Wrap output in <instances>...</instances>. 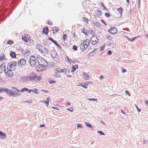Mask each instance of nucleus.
Returning a JSON list of instances; mask_svg holds the SVG:
<instances>
[{
    "instance_id": "7ed1b4c3",
    "label": "nucleus",
    "mask_w": 148,
    "mask_h": 148,
    "mask_svg": "<svg viewBox=\"0 0 148 148\" xmlns=\"http://www.w3.org/2000/svg\"><path fill=\"white\" fill-rule=\"evenodd\" d=\"M36 48L42 53L46 54L49 52L47 49L40 44L37 45Z\"/></svg>"
},
{
    "instance_id": "79ce46f5",
    "label": "nucleus",
    "mask_w": 148,
    "mask_h": 148,
    "mask_svg": "<svg viewBox=\"0 0 148 148\" xmlns=\"http://www.w3.org/2000/svg\"><path fill=\"white\" fill-rule=\"evenodd\" d=\"M105 48V46L104 45L102 47H101L100 49V50L101 51H103Z\"/></svg>"
},
{
    "instance_id": "a211bd4d",
    "label": "nucleus",
    "mask_w": 148,
    "mask_h": 148,
    "mask_svg": "<svg viewBox=\"0 0 148 148\" xmlns=\"http://www.w3.org/2000/svg\"><path fill=\"white\" fill-rule=\"evenodd\" d=\"M17 91L19 92H21V93H23L25 91H27L28 93H30V91H31V89H28L26 88H22L21 90H17Z\"/></svg>"
},
{
    "instance_id": "603ef678",
    "label": "nucleus",
    "mask_w": 148,
    "mask_h": 148,
    "mask_svg": "<svg viewBox=\"0 0 148 148\" xmlns=\"http://www.w3.org/2000/svg\"><path fill=\"white\" fill-rule=\"evenodd\" d=\"M85 123L86 124V125L88 127H91V125L90 124H88L87 123Z\"/></svg>"
},
{
    "instance_id": "c85d7f7f",
    "label": "nucleus",
    "mask_w": 148,
    "mask_h": 148,
    "mask_svg": "<svg viewBox=\"0 0 148 148\" xmlns=\"http://www.w3.org/2000/svg\"><path fill=\"white\" fill-rule=\"evenodd\" d=\"M30 92H32L35 94H38V89L36 88H34L32 90L31 89Z\"/></svg>"
},
{
    "instance_id": "13d9d810",
    "label": "nucleus",
    "mask_w": 148,
    "mask_h": 148,
    "mask_svg": "<svg viewBox=\"0 0 148 148\" xmlns=\"http://www.w3.org/2000/svg\"><path fill=\"white\" fill-rule=\"evenodd\" d=\"M136 38H137V37H134V38H132V39L131 40H130V39H128V40H131V41H133L134 40H135V39H136Z\"/></svg>"
},
{
    "instance_id": "a19ab883",
    "label": "nucleus",
    "mask_w": 148,
    "mask_h": 148,
    "mask_svg": "<svg viewBox=\"0 0 148 148\" xmlns=\"http://www.w3.org/2000/svg\"><path fill=\"white\" fill-rule=\"evenodd\" d=\"M101 5L103 8L104 9H106V7L104 6V4L103 2H101Z\"/></svg>"
},
{
    "instance_id": "423d86ee",
    "label": "nucleus",
    "mask_w": 148,
    "mask_h": 148,
    "mask_svg": "<svg viewBox=\"0 0 148 148\" xmlns=\"http://www.w3.org/2000/svg\"><path fill=\"white\" fill-rule=\"evenodd\" d=\"M22 40L26 43L29 42L31 41V38L27 34H23L22 35Z\"/></svg>"
},
{
    "instance_id": "0e129e2a",
    "label": "nucleus",
    "mask_w": 148,
    "mask_h": 148,
    "mask_svg": "<svg viewBox=\"0 0 148 148\" xmlns=\"http://www.w3.org/2000/svg\"><path fill=\"white\" fill-rule=\"evenodd\" d=\"M145 104L146 105H147L148 104V102L147 100L145 101Z\"/></svg>"
},
{
    "instance_id": "9d476101",
    "label": "nucleus",
    "mask_w": 148,
    "mask_h": 148,
    "mask_svg": "<svg viewBox=\"0 0 148 148\" xmlns=\"http://www.w3.org/2000/svg\"><path fill=\"white\" fill-rule=\"evenodd\" d=\"M4 51H0V61L4 60V61H6L7 59L5 58L4 54Z\"/></svg>"
},
{
    "instance_id": "69168bd1",
    "label": "nucleus",
    "mask_w": 148,
    "mask_h": 148,
    "mask_svg": "<svg viewBox=\"0 0 148 148\" xmlns=\"http://www.w3.org/2000/svg\"><path fill=\"white\" fill-rule=\"evenodd\" d=\"M3 99V98L2 97H0V100H1Z\"/></svg>"
},
{
    "instance_id": "6ab92c4d",
    "label": "nucleus",
    "mask_w": 148,
    "mask_h": 148,
    "mask_svg": "<svg viewBox=\"0 0 148 148\" xmlns=\"http://www.w3.org/2000/svg\"><path fill=\"white\" fill-rule=\"evenodd\" d=\"M44 68L42 67V66L39 64V65H38L36 66L35 69L37 71H41L43 70V69Z\"/></svg>"
},
{
    "instance_id": "09e8293b",
    "label": "nucleus",
    "mask_w": 148,
    "mask_h": 148,
    "mask_svg": "<svg viewBox=\"0 0 148 148\" xmlns=\"http://www.w3.org/2000/svg\"><path fill=\"white\" fill-rule=\"evenodd\" d=\"M107 53L108 55H110L112 53V52L111 50H109L107 52Z\"/></svg>"
},
{
    "instance_id": "a878e982",
    "label": "nucleus",
    "mask_w": 148,
    "mask_h": 148,
    "mask_svg": "<svg viewBox=\"0 0 148 148\" xmlns=\"http://www.w3.org/2000/svg\"><path fill=\"white\" fill-rule=\"evenodd\" d=\"M50 99V98L49 97H48L47 98V100L46 101H41L40 102H44L46 104L47 107H48L49 104V102Z\"/></svg>"
},
{
    "instance_id": "bf43d9fd",
    "label": "nucleus",
    "mask_w": 148,
    "mask_h": 148,
    "mask_svg": "<svg viewBox=\"0 0 148 148\" xmlns=\"http://www.w3.org/2000/svg\"><path fill=\"white\" fill-rule=\"evenodd\" d=\"M42 91H43L44 92H46V93L49 92L48 90H42Z\"/></svg>"
},
{
    "instance_id": "cd10ccee",
    "label": "nucleus",
    "mask_w": 148,
    "mask_h": 148,
    "mask_svg": "<svg viewBox=\"0 0 148 148\" xmlns=\"http://www.w3.org/2000/svg\"><path fill=\"white\" fill-rule=\"evenodd\" d=\"M0 90L1 92H5L7 93L9 92V89L6 88H0Z\"/></svg>"
},
{
    "instance_id": "4c0bfd02",
    "label": "nucleus",
    "mask_w": 148,
    "mask_h": 148,
    "mask_svg": "<svg viewBox=\"0 0 148 148\" xmlns=\"http://www.w3.org/2000/svg\"><path fill=\"white\" fill-rule=\"evenodd\" d=\"M47 24L51 25H52L53 24L52 22L51 21H50V20H48L47 21Z\"/></svg>"
},
{
    "instance_id": "864d4df0",
    "label": "nucleus",
    "mask_w": 148,
    "mask_h": 148,
    "mask_svg": "<svg viewBox=\"0 0 148 148\" xmlns=\"http://www.w3.org/2000/svg\"><path fill=\"white\" fill-rule=\"evenodd\" d=\"M83 32L84 33L85 35H87V33L86 32H85L84 30V29H83Z\"/></svg>"
},
{
    "instance_id": "72a5a7b5",
    "label": "nucleus",
    "mask_w": 148,
    "mask_h": 148,
    "mask_svg": "<svg viewBox=\"0 0 148 148\" xmlns=\"http://www.w3.org/2000/svg\"><path fill=\"white\" fill-rule=\"evenodd\" d=\"M53 75L54 77L56 78H60L61 77L60 75L58 74L57 72H56Z\"/></svg>"
},
{
    "instance_id": "8fccbe9b",
    "label": "nucleus",
    "mask_w": 148,
    "mask_h": 148,
    "mask_svg": "<svg viewBox=\"0 0 148 148\" xmlns=\"http://www.w3.org/2000/svg\"><path fill=\"white\" fill-rule=\"evenodd\" d=\"M125 93L127 94L129 96H131L130 94L129 93V92L128 91L126 90L125 91Z\"/></svg>"
},
{
    "instance_id": "338daca9",
    "label": "nucleus",
    "mask_w": 148,
    "mask_h": 148,
    "mask_svg": "<svg viewBox=\"0 0 148 148\" xmlns=\"http://www.w3.org/2000/svg\"><path fill=\"white\" fill-rule=\"evenodd\" d=\"M121 112L122 113H123V114H125V113L124 112H123V110H121Z\"/></svg>"
},
{
    "instance_id": "f704fd0d",
    "label": "nucleus",
    "mask_w": 148,
    "mask_h": 148,
    "mask_svg": "<svg viewBox=\"0 0 148 148\" xmlns=\"http://www.w3.org/2000/svg\"><path fill=\"white\" fill-rule=\"evenodd\" d=\"M48 82L50 84H52L53 83H55V81L54 80H53L51 78H49L48 79Z\"/></svg>"
},
{
    "instance_id": "774afa93",
    "label": "nucleus",
    "mask_w": 148,
    "mask_h": 148,
    "mask_svg": "<svg viewBox=\"0 0 148 148\" xmlns=\"http://www.w3.org/2000/svg\"><path fill=\"white\" fill-rule=\"evenodd\" d=\"M81 85H82V84H79V85H78V86H81Z\"/></svg>"
},
{
    "instance_id": "393cba45",
    "label": "nucleus",
    "mask_w": 148,
    "mask_h": 148,
    "mask_svg": "<svg viewBox=\"0 0 148 148\" xmlns=\"http://www.w3.org/2000/svg\"><path fill=\"white\" fill-rule=\"evenodd\" d=\"M83 76L84 79L87 80L89 79L90 76L86 73H84L83 74Z\"/></svg>"
},
{
    "instance_id": "c9c22d12",
    "label": "nucleus",
    "mask_w": 148,
    "mask_h": 148,
    "mask_svg": "<svg viewBox=\"0 0 148 148\" xmlns=\"http://www.w3.org/2000/svg\"><path fill=\"white\" fill-rule=\"evenodd\" d=\"M82 20L86 23L87 24H88V20L86 17H84Z\"/></svg>"
},
{
    "instance_id": "f8f14e48",
    "label": "nucleus",
    "mask_w": 148,
    "mask_h": 148,
    "mask_svg": "<svg viewBox=\"0 0 148 148\" xmlns=\"http://www.w3.org/2000/svg\"><path fill=\"white\" fill-rule=\"evenodd\" d=\"M108 32L112 34H114L117 32V29L115 27L110 28L108 31Z\"/></svg>"
},
{
    "instance_id": "1a4fd4ad",
    "label": "nucleus",
    "mask_w": 148,
    "mask_h": 148,
    "mask_svg": "<svg viewBox=\"0 0 148 148\" xmlns=\"http://www.w3.org/2000/svg\"><path fill=\"white\" fill-rule=\"evenodd\" d=\"M7 71H6L5 73L6 75L9 77H12L13 75V73L12 71L13 70H11L8 68H7Z\"/></svg>"
},
{
    "instance_id": "ea45409f",
    "label": "nucleus",
    "mask_w": 148,
    "mask_h": 148,
    "mask_svg": "<svg viewBox=\"0 0 148 148\" xmlns=\"http://www.w3.org/2000/svg\"><path fill=\"white\" fill-rule=\"evenodd\" d=\"M105 15L106 17H109L110 16H111V15L109 13H105Z\"/></svg>"
},
{
    "instance_id": "20e7f679",
    "label": "nucleus",
    "mask_w": 148,
    "mask_h": 148,
    "mask_svg": "<svg viewBox=\"0 0 148 148\" xmlns=\"http://www.w3.org/2000/svg\"><path fill=\"white\" fill-rule=\"evenodd\" d=\"M16 62H11L8 64L7 68L11 70H14L16 68Z\"/></svg>"
},
{
    "instance_id": "6e6d98bb",
    "label": "nucleus",
    "mask_w": 148,
    "mask_h": 148,
    "mask_svg": "<svg viewBox=\"0 0 148 148\" xmlns=\"http://www.w3.org/2000/svg\"><path fill=\"white\" fill-rule=\"evenodd\" d=\"M135 105L138 111V112H140V110L138 108V106L136 105Z\"/></svg>"
},
{
    "instance_id": "de8ad7c7",
    "label": "nucleus",
    "mask_w": 148,
    "mask_h": 148,
    "mask_svg": "<svg viewBox=\"0 0 148 148\" xmlns=\"http://www.w3.org/2000/svg\"><path fill=\"white\" fill-rule=\"evenodd\" d=\"M10 96H14V93L12 92H10Z\"/></svg>"
},
{
    "instance_id": "5fc2aeb1",
    "label": "nucleus",
    "mask_w": 148,
    "mask_h": 148,
    "mask_svg": "<svg viewBox=\"0 0 148 148\" xmlns=\"http://www.w3.org/2000/svg\"><path fill=\"white\" fill-rule=\"evenodd\" d=\"M82 127V125L80 124H77V127L78 128V127Z\"/></svg>"
},
{
    "instance_id": "0eeeda50",
    "label": "nucleus",
    "mask_w": 148,
    "mask_h": 148,
    "mask_svg": "<svg viewBox=\"0 0 148 148\" xmlns=\"http://www.w3.org/2000/svg\"><path fill=\"white\" fill-rule=\"evenodd\" d=\"M36 75L34 73H31L25 77V79L28 81H34Z\"/></svg>"
},
{
    "instance_id": "f3484780",
    "label": "nucleus",
    "mask_w": 148,
    "mask_h": 148,
    "mask_svg": "<svg viewBox=\"0 0 148 148\" xmlns=\"http://www.w3.org/2000/svg\"><path fill=\"white\" fill-rule=\"evenodd\" d=\"M35 77L34 81L36 83H38L41 81L42 79L40 76H37L36 75Z\"/></svg>"
},
{
    "instance_id": "4468645a",
    "label": "nucleus",
    "mask_w": 148,
    "mask_h": 148,
    "mask_svg": "<svg viewBox=\"0 0 148 148\" xmlns=\"http://www.w3.org/2000/svg\"><path fill=\"white\" fill-rule=\"evenodd\" d=\"M56 71L57 72H65L66 74H68V73H69V70L66 69H59L57 68L56 69Z\"/></svg>"
},
{
    "instance_id": "680f3d73",
    "label": "nucleus",
    "mask_w": 148,
    "mask_h": 148,
    "mask_svg": "<svg viewBox=\"0 0 148 148\" xmlns=\"http://www.w3.org/2000/svg\"><path fill=\"white\" fill-rule=\"evenodd\" d=\"M44 126H45V125L44 124H43V125H40L39 127H44Z\"/></svg>"
},
{
    "instance_id": "6e6552de",
    "label": "nucleus",
    "mask_w": 148,
    "mask_h": 148,
    "mask_svg": "<svg viewBox=\"0 0 148 148\" xmlns=\"http://www.w3.org/2000/svg\"><path fill=\"white\" fill-rule=\"evenodd\" d=\"M90 41L93 45H96L98 43L99 41L97 37L93 35L91 37Z\"/></svg>"
},
{
    "instance_id": "4d7b16f0",
    "label": "nucleus",
    "mask_w": 148,
    "mask_h": 148,
    "mask_svg": "<svg viewBox=\"0 0 148 148\" xmlns=\"http://www.w3.org/2000/svg\"><path fill=\"white\" fill-rule=\"evenodd\" d=\"M99 78L100 79H103V75H101V76H100L99 77Z\"/></svg>"
},
{
    "instance_id": "e433bc0d",
    "label": "nucleus",
    "mask_w": 148,
    "mask_h": 148,
    "mask_svg": "<svg viewBox=\"0 0 148 148\" xmlns=\"http://www.w3.org/2000/svg\"><path fill=\"white\" fill-rule=\"evenodd\" d=\"M67 36L65 34L63 35L62 37V39L64 40V41H65V40L66 39Z\"/></svg>"
},
{
    "instance_id": "052dcab7",
    "label": "nucleus",
    "mask_w": 148,
    "mask_h": 148,
    "mask_svg": "<svg viewBox=\"0 0 148 148\" xmlns=\"http://www.w3.org/2000/svg\"><path fill=\"white\" fill-rule=\"evenodd\" d=\"M70 105V103H69V102H67L66 103V106H68V105Z\"/></svg>"
},
{
    "instance_id": "c756f323",
    "label": "nucleus",
    "mask_w": 148,
    "mask_h": 148,
    "mask_svg": "<svg viewBox=\"0 0 148 148\" xmlns=\"http://www.w3.org/2000/svg\"><path fill=\"white\" fill-rule=\"evenodd\" d=\"M72 67L73 69L71 71L74 72L78 68V66L77 65H75L73 66Z\"/></svg>"
},
{
    "instance_id": "dca6fc26",
    "label": "nucleus",
    "mask_w": 148,
    "mask_h": 148,
    "mask_svg": "<svg viewBox=\"0 0 148 148\" xmlns=\"http://www.w3.org/2000/svg\"><path fill=\"white\" fill-rule=\"evenodd\" d=\"M101 14V11L99 10H97L94 13V16L95 17L98 18Z\"/></svg>"
},
{
    "instance_id": "f03ea898",
    "label": "nucleus",
    "mask_w": 148,
    "mask_h": 148,
    "mask_svg": "<svg viewBox=\"0 0 148 148\" xmlns=\"http://www.w3.org/2000/svg\"><path fill=\"white\" fill-rule=\"evenodd\" d=\"M90 43L89 40L87 39L83 40L80 45V50L82 51H85L89 45Z\"/></svg>"
},
{
    "instance_id": "f257e3e1",
    "label": "nucleus",
    "mask_w": 148,
    "mask_h": 148,
    "mask_svg": "<svg viewBox=\"0 0 148 148\" xmlns=\"http://www.w3.org/2000/svg\"><path fill=\"white\" fill-rule=\"evenodd\" d=\"M36 59L38 63L42 66V67L43 68L47 67L48 63L45 59L42 58L40 56L38 55L36 57Z\"/></svg>"
},
{
    "instance_id": "3c124183",
    "label": "nucleus",
    "mask_w": 148,
    "mask_h": 148,
    "mask_svg": "<svg viewBox=\"0 0 148 148\" xmlns=\"http://www.w3.org/2000/svg\"><path fill=\"white\" fill-rule=\"evenodd\" d=\"M122 72L123 73H124L125 72H126L127 71L125 69H122Z\"/></svg>"
},
{
    "instance_id": "bb28decb",
    "label": "nucleus",
    "mask_w": 148,
    "mask_h": 148,
    "mask_svg": "<svg viewBox=\"0 0 148 148\" xmlns=\"http://www.w3.org/2000/svg\"><path fill=\"white\" fill-rule=\"evenodd\" d=\"M10 55L13 58H16V54L15 53L14 51H11L10 53Z\"/></svg>"
},
{
    "instance_id": "39448f33",
    "label": "nucleus",
    "mask_w": 148,
    "mask_h": 148,
    "mask_svg": "<svg viewBox=\"0 0 148 148\" xmlns=\"http://www.w3.org/2000/svg\"><path fill=\"white\" fill-rule=\"evenodd\" d=\"M29 62L32 66H34L36 65V59L35 57L34 56H30Z\"/></svg>"
},
{
    "instance_id": "2eb2a0df",
    "label": "nucleus",
    "mask_w": 148,
    "mask_h": 148,
    "mask_svg": "<svg viewBox=\"0 0 148 148\" xmlns=\"http://www.w3.org/2000/svg\"><path fill=\"white\" fill-rule=\"evenodd\" d=\"M48 39L49 40H50L58 48L60 49H61V47L60 46V45L58 43H57L56 41L54 40L52 38L50 37L48 38Z\"/></svg>"
},
{
    "instance_id": "58836bf2",
    "label": "nucleus",
    "mask_w": 148,
    "mask_h": 148,
    "mask_svg": "<svg viewBox=\"0 0 148 148\" xmlns=\"http://www.w3.org/2000/svg\"><path fill=\"white\" fill-rule=\"evenodd\" d=\"M106 38L107 39L110 40H111L112 39V37L109 35L107 36H106Z\"/></svg>"
},
{
    "instance_id": "4be33fe9",
    "label": "nucleus",
    "mask_w": 148,
    "mask_h": 148,
    "mask_svg": "<svg viewBox=\"0 0 148 148\" xmlns=\"http://www.w3.org/2000/svg\"><path fill=\"white\" fill-rule=\"evenodd\" d=\"M51 57L54 58L57 56V53L55 51H52L51 53Z\"/></svg>"
},
{
    "instance_id": "37998d69",
    "label": "nucleus",
    "mask_w": 148,
    "mask_h": 148,
    "mask_svg": "<svg viewBox=\"0 0 148 148\" xmlns=\"http://www.w3.org/2000/svg\"><path fill=\"white\" fill-rule=\"evenodd\" d=\"M88 100L89 101H97V99H95L93 98H89L88 99Z\"/></svg>"
},
{
    "instance_id": "aec40b11",
    "label": "nucleus",
    "mask_w": 148,
    "mask_h": 148,
    "mask_svg": "<svg viewBox=\"0 0 148 148\" xmlns=\"http://www.w3.org/2000/svg\"><path fill=\"white\" fill-rule=\"evenodd\" d=\"M89 82H86L85 83H79V84H82L81 86L83 87L84 88L86 89L87 88L88 86V85Z\"/></svg>"
},
{
    "instance_id": "e2e57ef3",
    "label": "nucleus",
    "mask_w": 148,
    "mask_h": 148,
    "mask_svg": "<svg viewBox=\"0 0 148 148\" xmlns=\"http://www.w3.org/2000/svg\"><path fill=\"white\" fill-rule=\"evenodd\" d=\"M91 35H94V32H93L92 31H91Z\"/></svg>"
},
{
    "instance_id": "473e14b6",
    "label": "nucleus",
    "mask_w": 148,
    "mask_h": 148,
    "mask_svg": "<svg viewBox=\"0 0 148 148\" xmlns=\"http://www.w3.org/2000/svg\"><path fill=\"white\" fill-rule=\"evenodd\" d=\"M14 42L12 40H9L7 42L6 44L7 45H11Z\"/></svg>"
},
{
    "instance_id": "9b49d317",
    "label": "nucleus",
    "mask_w": 148,
    "mask_h": 148,
    "mask_svg": "<svg viewBox=\"0 0 148 148\" xmlns=\"http://www.w3.org/2000/svg\"><path fill=\"white\" fill-rule=\"evenodd\" d=\"M26 60L24 58L21 59L18 62V65L21 67H23L25 64Z\"/></svg>"
},
{
    "instance_id": "7c9ffc66",
    "label": "nucleus",
    "mask_w": 148,
    "mask_h": 148,
    "mask_svg": "<svg viewBox=\"0 0 148 148\" xmlns=\"http://www.w3.org/2000/svg\"><path fill=\"white\" fill-rule=\"evenodd\" d=\"M117 10L119 12L121 15L122 14L123 9L122 7H120L119 8H118Z\"/></svg>"
},
{
    "instance_id": "a18cd8bd",
    "label": "nucleus",
    "mask_w": 148,
    "mask_h": 148,
    "mask_svg": "<svg viewBox=\"0 0 148 148\" xmlns=\"http://www.w3.org/2000/svg\"><path fill=\"white\" fill-rule=\"evenodd\" d=\"M66 110H68L70 111L71 112H73V108L72 107H71L69 108H67Z\"/></svg>"
},
{
    "instance_id": "ddd939ff",
    "label": "nucleus",
    "mask_w": 148,
    "mask_h": 148,
    "mask_svg": "<svg viewBox=\"0 0 148 148\" xmlns=\"http://www.w3.org/2000/svg\"><path fill=\"white\" fill-rule=\"evenodd\" d=\"M5 68V65L3 64H1L0 66V73H2L3 72H5L6 71Z\"/></svg>"
},
{
    "instance_id": "c03bdc74",
    "label": "nucleus",
    "mask_w": 148,
    "mask_h": 148,
    "mask_svg": "<svg viewBox=\"0 0 148 148\" xmlns=\"http://www.w3.org/2000/svg\"><path fill=\"white\" fill-rule=\"evenodd\" d=\"M73 49L75 51H76L77 49V46L75 45H73Z\"/></svg>"
},
{
    "instance_id": "5701e85b",
    "label": "nucleus",
    "mask_w": 148,
    "mask_h": 148,
    "mask_svg": "<svg viewBox=\"0 0 148 148\" xmlns=\"http://www.w3.org/2000/svg\"><path fill=\"white\" fill-rule=\"evenodd\" d=\"M48 31L49 29L47 27H45L43 28L42 32L44 34L47 35L48 34Z\"/></svg>"
},
{
    "instance_id": "2f4dec72",
    "label": "nucleus",
    "mask_w": 148,
    "mask_h": 148,
    "mask_svg": "<svg viewBox=\"0 0 148 148\" xmlns=\"http://www.w3.org/2000/svg\"><path fill=\"white\" fill-rule=\"evenodd\" d=\"M53 33H57L59 30V29L58 27H55L53 28Z\"/></svg>"
},
{
    "instance_id": "49530a36",
    "label": "nucleus",
    "mask_w": 148,
    "mask_h": 148,
    "mask_svg": "<svg viewBox=\"0 0 148 148\" xmlns=\"http://www.w3.org/2000/svg\"><path fill=\"white\" fill-rule=\"evenodd\" d=\"M98 133L100 135H105V134L101 131H98Z\"/></svg>"
},
{
    "instance_id": "412c9836",
    "label": "nucleus",
    "mask_w": 148,
    "mask_h": 148,
    "mask_svg": "<svg viewBox=\"0 0 148 148\" xmlns=\"http://www.w3.org/2000/svg\"><path fill=\"white\" fill-rule=\"evenodd\" d=\"M6 135L5 134L0 131V138L1 139H4L6 137Z\"/></svg>"
},
{
    "instance_id": "b1692460",
    "label": "nucleus",
    "mask_w": 148,
    "mask_h": 148,
    "mask_svg": "<svg viewBox=\"0 0 148 148\" xmlns=\"http://www.w3.org/2000/svg\"><path fill=\"white\" fill-rule=\"evenodd\" d=\"M31 52L29 50L27 49L24 51L23 54L26 56H29L31 54Z\"/></svg>"
}]
</instances>
